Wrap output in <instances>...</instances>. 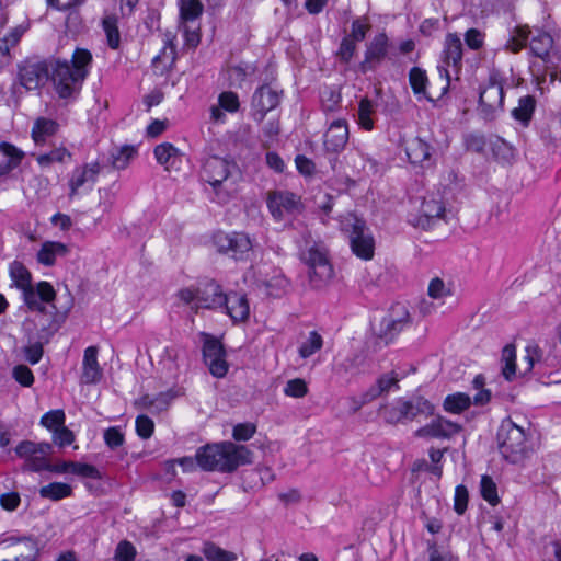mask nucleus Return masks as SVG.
I'll use <instances>...</instances> for the list:
<instances>
[{
  "mask_svg": "<svg viewBox=\"0 0 561 561\" xmlns=\"http://www.w3.org/2000/svg\"><path fill=\"white\" fill-rule=\"evenodd\" d=\"M445 214V206L442 201L434 197H425L421 204L420 217L415 226L426 228L434 219H439Z\"/></svg>",
  "mask_w": 561,
  "mask_h": 561,
  "instance_id": "29",
  "label": "nucleus"
},
{
  "mask_svg": "<svg viewBox=\"0 0 561 561\" xmlns=\"http://www.w3.org/2000/svg\"><path fill=\"white\" fill-rule=\"evenodd\" d=\"M504 103V80L499 72H492L488 82L481 88L479 104L482 112L489 116L502 110Z\"/></svg>",
  "mask_w": 561,
  "mask_h": 561,
  "instance_id": "11",
  "label": "nucleus"
},
{
  "mask_svg": "<svg viewBox=\"0 0 561 561\" xmlns=\"http://www.w3.org/2000/svg\"><path fill=\"white\" fill-rule=\"evenodd\" d=\"M10 275L15 286L22 290L23 299L28 309H39L41 299L47 304L55 300L56 291L48 282H39L36 287L32 285V275L30 271L18 261L10 265Z\"/></svg>",
  "mask_w": 561,
  "mask_h": 561,
  "instance_id": "4",
  "label": "nucleus"
},
{
  "mask_svg": "<svg viewBox=\"0 0 561 561\" xmlns=\"http://www.w3.org/2000/svg\"><path fill=\"white\" fill-rule=\"evenodd\" d=\"M38 300L41 301V308L31 309L32 311H37V314L26 324H32L34 327V332L31 329L28 330L35 337L42 340V342L48 343L54 334L58 331L59 325L56 321L55 312H47L46 306H44L46 302L42 301L41 299Z\"/></svg>",
  "mask_w": 561,
  "mask_h": 561,
  "instance_id": "18",
  "label": "nucleus"
},
{
  "mask_svg": "<svg viewBox=\"0 0 561 561\" xmlns=\"http://www.w3.org/2000/svg\"><path fill=\"white\" fill-rule=\"evenodd\" d=\"M471 405V398L462 392H456L448 394L444 400V409L446 412L453 414H460L461 412L469 409Z\"/></svg>",
  "mask_w": 561,
  "mask_h": 561,
  "instance_id": "44",
  "label": "nucleus"
},
{
  "mask_svg": "<svg viewBox=\"0 0 561 561\" xmlns=\"http://www.w3.org/2000/svg\"><path fill=\"white\" fill-rule=\"evenodd\" d=\"M553 45V39L550 34L547 32L537 30L536 33L531 36L529 41V49L530 51L546 60V58L549 56V51Z\"/></svg>",
  "mask_w": 561,
  "mask_h": 561,
  "instance_id": "37",
  "label": "nucleus"
},
{
  "mask_svg": "<svg viewBox=\"0 0 561 561\" xmlns=\"http://www.w3.org/2000/svg\"><path fill=\"white\" fill-rule=\"evenodd\" d=\"M185 46L196 48L201 42L199 23L182 24Z\"/></svg>",
  "mask_w": 561,
  "mask_h": 561,
  "instance_id": "63",
  "label": "nucleus"
},
{
  "mask_svg": "<svg viewBox=\"0 0 561 561\" xmlns=\"http://www.w3.org/2000/svg\"><path fill=\"white\" fill-rule=\"evenodd\" d=\"M463 47L460 37L456 33H448L445 37L444 48L440 56V65L447 70L451 67L456 73L462 68Z\"/></svg>",
  "mask_w": 561,
  "mask_h": 561,
  "instance_id": "20",
  "label": "nucleus"
},
{
  "mask_svg": "<svg viewBox=\"0 0 561 561\" xmlns=\"http://www.w3.org/2000/svg\"><path fill=\"white\" fill-rule=\"evenodd\" d=\"M48 454L36 453L25 461L24 469L33 472L47 471L50 462L47 459Z\"/></svg>",
  "mask_w": 561,
  "mask_h": 561,
  "instance_id": "58",
  "label": "nucleus"
},
{
  "mask_svg": "<svg viewBox=\"0 0 561 561\" xmlns=\"http://www.w3.org/2000/svg\"><path fill=\"white\" fill-rule=\"evenodd\" d=\"M204 5L201 0H180L181 24H196L202 16Z\"/></svg>",
  "mask_w": 561,
  "mask_h": 561,
  "instance_id": "39",
  "label": "nucleus"
},
{
  "mask_svg": "<svg viewBox=\"0 0 561 561\" xmlns=\"http://www.w3.org/2000/svg\"><path fill=\"white\" fill-rule=\"evenodd\" d=\"M0 152L8 158V160L0 162V178L16 169L25 156L21 149L7 141L0 142Z\"/></svg>",
  "mask_w": 561,
  "mask_h": 561,
  "instance_id": "32",
  "label": "nucleus"
},
{
  "mask_svg": "<svg viewBox=\"0 0 561 561\" xmlns=\"http://www.w3.org/2000/svg\"><path fill=\"white\" fill-rule=\"evenodd\" d=\"M70 468V473L72 474L90 479H101L100 471L92 465L71 461Z\"/></svg>",
  "mask_w": 561,
  "mask_h": 561,
  "instance_id": "59",
  "label": "nucleus"
},
{
  "mask_svg": "<svg viewBox=\"0 0 561 561\" xmlns=\"http://www.w3.org/2000/svg\"><path fill=\"white\" fill-rule=\"evenodd\" d=\"M203 358L214 377L224 378L227 375L229 365L226 360V351L219 340L207 336L203 344Z\"/></svg>",
  "mask_w": 561,
  "mask_h": 561,
  "instance_id": "14",
  "label": "nucleus"
},
{
  "mask_svg": "<svg viewBox=\"0 0 561 561\" xmlns=\"http://www.w3.org/2000/svg\"><path fill=\"white\" fill-rule=\"evenodd\" d=\"M136 548L127 540L121 541L115 549V561H135Z\"/></svg>",
  "mask_w": 561,
  "mask_h": 561,
  "instance_id": "62",
  "label": "nucleus"
},
{
  "mask_svg": "<svg viewBox=\"0 0 561 561\" xmlns=\"http://www.w3.org/2000/svg\"><path fill=\"white\" fill-rule=\"evenodd\" d=\"M267 208L277 221L286 217L297 216L302 213L304 204L301 197L289 191L275 190L267 194Z\"/></svg>",
  "mask_w": 561,
  "mask_h": 561,
  "instance_id": "9",
  "label": "nucleus"
},
{
  "mask_svg": "<svg viewBox=\"0 0 561 561\" xmlns=\"http://www.w3.org/2000/svg\"><path fill=\"white\" fill-rule=\"evenodd\" d=\"M234 169L237 164L233 161L217 156L209 157L203 162L199 178L208 184L205 192L213 203L226 205L231 201L236 188L229 179Z\"/></svg>",
  "mask_w": 561,
  "mask_h": 561,
  "instance_id": "3",
  "label": "nucleus"
},
{
  "mask_svg": "<svg viewBox=\"0 0 561 561\" xmlns=\"http://www.w3.org/2000/svg\"><path fill=\"white\" fill-rule=\"evenodd\" d=\"M100 172L101 165L99 162L85 163L83 165L76 167L72 170L68 182L69 197H75L79 194L80 188L85 186L88 190H92Z\"/></svg>",
  "mask_w": 561,
  "mask_h": 561,
  "instance_id": "16",
  "label": "nucleus"
},
{
  "mask_svg": "<svg viewBox=\"0 0 561 561\" xmlns=\"http://www.w3.org/2000/svg\"><path fill=\"white\" fill-rule=\"evenodd\" d=\"M59 130V124L51 118L38 117L35 119L31 136L35 145L42 146L49 137L55 136Z\"/></svg>",
  "mask_w": 561,
  "mask_h": 561,
  "instance_id": "31",
  "label": "nucleus"
},
{
  "mask_svg": "<svg viewBox=\"0 0 561 561\" xmlns=\"http://www.w3.org/2000/svg\"><path fill=\"white\" fill-rule=\"evenodd\" d=\"M202 553L208 561H237L238 554L233 551L225 550L213 541H205L202 547Z\"/></svg>",
  "mask_w": 561,
  "mask_h": 561,
  "instance_id": "42",
  "label": "nucleus"
},
{
  "mask_svg": "<svg viewBox=\"0 0 561 561\" xmlns=\"http://www.w3.org/2000/svg\"><path fill=\"white\" fill-rule=\"evenodd\" d=\"M525 359L528 363V369L537 368L540 374H546L547 368L557 366L554 356H543L542 350L537 344H528L526 346Z\"/></svg>",
  "mask_w": 561,
  "mask_h": 561,
  "instance_id": "30",
  "label": "nucleus"
},
{
  "mask_svg": "<svg viewBox=\"0 0 561 561\" xmlns=\"http://www.w3.org/2000/svg\"><path fill=\"white\" fill-rule=\"evenodd\" d=\"M496 438L500 453L507 461L517 463L525 458L528 451L525 430L511 419L502 421Z\"/></svg>",
  "mask_w": 561,
  "mask_h": 561,
  "instance_id": "7",
  "label": "nucleus"
},
{
  "mask_svg": "<svg viewBox=\"0 0 561 561\" xmlns=\"http://www.w3.org/2000/svg\"><path fill=\"white\" fill-rule=\"evenodd\" d=\"M226 299L227 302H225L222 308L219 309L225 310V313L231 318L233 323L248 320L250 316V306L245 294L230 291L227 293Z\"/></svg>",
  "mask_w": 561,
  "mask_h": 561,
  "instance_id": "24",
  "label": "nucleus"
},
{
  "mask_svg": "<svg viewBox=\"0 0 561 561\" xmlns=\"http://www.w3.org/2000/svg\"><path fill=\"white\" fill-rule=\"evenodd\" d=\"M439 72V89L434 90L433 85L427 89L430 83L426 71L420 67H413L409 71V82L413 93L420 99L421 96L426 99L428 102L435 104L442 100L447 93L450 85V73L445 67H437Z\"/></svg>",
  "mask_w": 561,
  "mask_h": 561,
  "instance_id": "8",
  "label": "nucleus"
},
{
  "mask_svg": "<svg viewBox=\"0 0 561 561\" xmlns=\"http://www.w3.org/2000/svg\"><path fill=\"white\" fill-rule=\"evenodd\" d=\"M284 393L291 398H302L308 393V386L304 379L295 378L287 381Z\"/></svg>",
  "mask_w": 561,
  "mask_h": 561,
  "instance_id": "60",
  "label": "nucleus"
},
{
  "mask_svg": "<svg viewBox=\"0 0 561 561\" xmlns=\"http://www.w3.org/2000/svg\"><path fill=\"white\" fill-rule=\"evenodd\" d=\"M561 123L554 117H550L538 125V133L540 138L546 144H553L557 141L560 134Z\"/></svg>",
  "mask_w": 561,
  "mask_h": 561,
  "instance_id": "50",
  "label": "nucleus"
},
{
  "mask_svg": "<svg viewBox=\"0 0 561 561\" xmlns=\"http://www.w3.org/2000/svg\"><path fill=\"white\" fill-rule=\"evenodd\" d=\"M72 494V488L62 482H51L39 489V495L43 499L59 501Z\"/></svg>",
  "mask_w": 561,
  "mask_h": 561,
  "instance_id": "45",
  "label": "nucleus"
},
{
  "mask_svg": "<svg viewBox=\"0 0 561 561\" xmlns=\"http://www.w3.org/2000/svg\"><path fill=\"white\" fill-rule=\"evenodd\" d=\"M103 438L106 446L112 450L123 446L125 443V435L118 426H112L105 430Z\"/></svg>",
  "mask_w": 561,
  "mask_h": 561,
  "instance_id": "56",
  "label": "nucleus"
},
{
  "mask_svg": "<svg viewBox=\"0 0 561 561\" xmlns=\"http://www.w3.org/2000/svg\"><path fill=\"white\" fill-rule=\"evenodd\" d=\"M24 545L27 547V553H20L13 560H2V561H34L38 557V545L37 541L33 538H25Z\"/></svg>",
  "mask_w": 561,
  "mask_h": 561,
  "instance_id": "64",
  "label": "nucleus"
},
{
  "mask_svg": "<svg viewBox=\"0 0 561 561\" xmlns=\"http://www.w3.org/2000/svg\"><path fill=\"white\" fill-rule=\"evenodd\" d=\"M66 421V414L64 410L57 409V410H50L47 413H45L41 419V424L46 427L48 431L54 433L59 427H61L65 424Z\"/></svg>",
  "mask_w": 561,
  "mask_h": 561,
  "instance_id": "54",
  "label": "nucleus"
},
{
  "mask_svg": "<svg viewBox=\"0 0 561 561\" xmlns=\"http://www.w3.org/2000/svg\"><path fill=\"white\" fill-rule=\"evenodd\" d=\"M462 430L461 425L451 422L444 416L434 417L428 424L415 431V436L421 438L448 439Z\"/></svg>",
  "mask_w": 561,
  "mask_h": 561,
  "instance_id": "19",
  "label": "nucleus"
},
{
  "mask_svg": "<svg viewBox=\"0 0 561 561\" xmlns=\"http://www.w3.org/2000/svg\"><path fill=\"white\" fill-rule=\"evenodd\" d=\"M283 98V90L276 89L271 84H263L253 92L251 107L253 118L261 123L266 114L276 108Z\"/></svg>",
  "mask_w": 561,
  "mask_h": 561,
  "instance_id": "13",
  "label": "nucleus"
},
{
  "mask_svg": "<svg viewBox=\"0 0 561 561\" xmlns=\"http://www.w3.org/2000/svg\"><path fill=\"white\" fill-rule=\"evenodd\" d=\"M321 108L324 113H333L341 107L342 96L337 89L324 87L320 91Z\"/></svg>",
  "mask_w": 561,
  "mask_h": 561,
  "instance_id": "43",
  "label": "nucleus"
},
{
  "mask_svg": "<svg viewBox=\"0 0 561 561\" xmlns=\"http://www.w3.org/2000/svg\"><path fill=\"white\" fill-rule=\"evenodd\" d=\"M27 28L28 25L21 24L11 28L3 36L0 35V68L11 61L12 57L10 51L20 43Z\"/></svg>",
  "mask_w": 561,
  "mask_h": 561,
  "instance_id": "27",
  "label": "nucleus"
},
{
  "mask_svg": "<svg viewBox=\"0 0 561 561\" xmlns=\"http://www.w3.org/2000/svg\"><path fill=\"white\" fill-rule=\"evenodd\" d=\"M301 261L308 266V277L311 287L322 288L333 277L334 270L329 260L328 249L323 243L313 242L300 252Z\"/></svg>",
  "mask_w": 561,
  "mask_h": 561,
  "instance_id": "6",
  "label": "nucleus"
},
{
  "mask_svg": "<svg viewBox=\"0 0 561 561\" xmlns=\"http://www.w3.org/2000/svg\"><path fill=\"white\" fill-rule=\"evenodd\" d=\"M137 153L135 146L125 145L112 153V164L117 170H124L137 157Z\"/></svg>",
  "mask_w": 561,
  "mask_h": 561,
  "instance_id": "48",
  "label": "nucleus"
},
{
  "mask_svg": "<svg viewBox=\"0 0 561 561\" xmlns=\"http://www.w3.org/2000/svg\"><path fill=\"white\" fill-rule=\"evenodd\" d=\"M153 153L157 162L163 165L165 170L179 168L181 153L172 144L163 142L156 146Z\"/></svg>",
  "mask_w": 561,
  "mask_h": 561,
  "instance_id": "33",
  "label": "nucleus"
},
{
  "mask_svg": "<svg viewBox=\"0 0 561 561\" xmlns=\"http://www.w3.org/2000/svg\"><path fill=\"white\" fill-rule=\"evenodd\" d=\"M375 113V104L368 98L360 99L358 103V125L365 130L374 128L373 115Z\"/></svg>",
  "mask_w": 561,
  "mask_h": 561,
  "instance_id": "47",
  "label": "nucleus"
},
{
  "mask_svg": "<svg viewBox=\"0 0 561 561\" xmlns=\"http://www.w3.org/2000/svg\"><path fill=\"white\" fill-rule=\"evenodd\" d=\"M388 53V37L385 33L377 34L367 47L365 53V60L363 62V70H366V65L374 68L375 65L380 64Z\"/></svg>",
  "mask_w": 561,
  "mask_h": 561,
  "instance_id": "28",
  "label": "nucleus"
},
{
  "mask_svg": "<svg viewBox=\"0 0 561 561\" xmlns=\"http://www.w3.org/2000/svg\"><path fill=\"white\" fill-rule=\"evenodd\" d=\"M227 294L224 293L222 287L215 280H209L198 287V301L196 302V311L199 308L218 310L227 302Z\"/></svg>",
  "mask_w": 561,
  "mask_h": 561,
  "instance_id": "22",
  "label": "nucleus"
},
{
  "mask_svg": "<svg viewBox=\"0 0 561 561\" xmlns=\"http://www.w3.org/2000/svg\"><path fill=\"white\" fill-rule=\"evenodd\" d=\"M409 312L404 306L396 305L380 322L379 337L386 343L391 342L409 323Z\"/></svg>",
  "mask_w": 561,
  "mask_h": 561,
  "instance_id": "17",
  "label": "nucleus"
},
{
  "mask_svg": "<svg viewBox=\"0 0 561 561\" xmlns=\"http://www.w3.org/2000/svg\"><path fill=\"white\" fill-rule=\"evenodd\" d=\"M19 81L27 91L38 90L50 77V59L24 61L19 67Z\"/></svg>",
  "mask_w": 561,
  "mask_h": 561,
  "instance_id": "12",
  "label": "nucleus"
},
{
  "mask_svg": "<svg viewBox=\"0 0 561 561\" xmlns=\"http://www.w3.org/2000/svg\"><path fill=\"white\" fill-rule=\"evenodd\" d=\"M174 41V35L171 33L165 34L164 46L151 62L156 75L163 76L173 67L176 59V46Z\"/></svg>",
  "mask_w": 561,
  "mask_h": 561,
  "instance_id": "25",
  "label": "nucleus"
},
{
  "mask_svg": "<svg viewBox=\"0 0 561 561\" xmlns=\"http://www.w3.org/2000/svg\"><path fill=\"white\" fill-rule=\"evenodd\" d=\"M241 106L240 99L237 92L224 91L218 95L217 105H211L209 108L210 122L214 124H225L227 116L225 112L234 114L239 112Z\"/></svg>",
  "mask_w": 561,
  "mask_h": 561,
  "instance_id": "23",
  "label": "nucleus"
},
{
  "mask_svg": "<svg viewBox=\"0 0 561 561\" xmlns=\"http://www.w3.org/2000/svg\"><path fill=\"white\" fill-rule=\"evenodd\" d=\"M136 433L137 435L142 439H148L152 436L154 431V423L153 421L145 415H138L136 417Z\"/></svg>",
  "mask_w": 561,
  "mask_h": 561,
  "instance_id": "61",
  "label": "nucleus"
},
{
  "mask_svg": "<svg viewBox=\"0 0 561 561\" xmlns=\"http://www.w3.org/2000/svg\"><path fill=\"white\" fill-rule=\"evenodd\" d=\"M174 399V394L171 391L161 392L153 399H149V397H145L144 401L145 404L152 411V412H162L168 410L169 405L171 404L172 400Z\"/></svg>",
  "mask_w": 561,
  "mask_h": 561,
  "instance_id": "55",
  "label": "nucleus"
},
{
  "mask_svg": "<svg viewBox=\"0 0 561 561\" xmlns=\"http://www.w3.org/2000/svg\"><path fill=\"white\" fill-rule=\"evenodd\" d=\"M255 432L256 425L254 423H238L232 428V438L236 442H247L254 436Z\"/></svg>",
  "mask_w": 561,
  "mask_h": 561,
  "instance_id": "57",
  "label": "nucleus"
},
{
  "mask_svg": "<svg viewBox=\"0 0 561 561\" xmlns=\"http://www.w3.org/2000/svg\"><path fill=\"white\" fill-rule=\"evenodd\" d=\"M71 159L72 153L64 146L56 147L49 152L36 157V161L42 168H48L54 163H65Z\"/></svg>",
  "mask_w": 561,
  "mask_h": 561,
  "instance_id": "40",
  "label": "nucleus"
},
{
  "mask_svg": "<svg viewBox=\"0 0 561 561\" xmlns=\"http://www.w3.org/2000/svg\"><path fill=\"white\" fill-rule=\"evenodd\" d=\"M102 27L106 35V43L111 49H118L121 45V33L118 30V18L114 14L102 19Z\"/></svg>",
  "mask_w": 561,
  "mask_h": 561,
  "instance_id": "41",
  "label": "nucleus"
},
{
  "mask_svg": "<svg viewBox=\"0 0 561 561\" xmlns=\"http://www.w3.org/2000/svg\"><path fill=\"white\" fill-rule=\"evenodd\" d=\"M405 153L411 164L422 169H430L436 164L435 148L420 137L407 141Z\"/></svg>",
  "mask_w": 561,
  "mask_h": 561,
  "instance_id": "15",
  "label": "nucleus"
},
{
  "mask_svg": "<svg viewBox=\"0 0 561 561\" xmlns=\"http://www.w3.org/2000/svg\"><path fill=\"white\" fill-rule=\"evenodd\" d=\"M99 347L89 346L84 350L82 360L81 382L85 385L98 383L102 378V368L98 362Z\"/></svg>",
  "mask_w": 561,
  "mask_h": 561,
  "instance_id": "26",
  "label": "nucleus"
},
{
  "mask_svg": "<svg viewBox=\"0 0 561 561\" xmlns=\"http://www.w3.org/2000/svg\"><path fill=\"white\" fill-rule=\"evenodd\" d=\"M214 244L218 252L237 261L248 260L252 250L251 239L243 232H218L214 236Z\"/></svg>",
  "mask_w": 561,
  "mask_h": 561,
  "instance_id": "10",
  "label": "nucleus"
},
{
  "mask_svg": "<svg viewBox=\"0 0 561 561\" xmlns=\"http://www.w3.org/2000/svg\"><path fill=\"white\" fill-rule=\"evenodd\" d=\"M92 61V54L84 48H76L70 61L59 58L50 59L49 79L59 99L72 102L79 98L90 73Z\"/></svg>",
  "mask_w": 561,
  "mask_h": 561,
  "instance_id": "1",
  "label": "nucleus"
},
{
  "mask_svg": "<svg viewBox=\"0 0 561 561\" xmlns=\"http://www.w3.org/2000/svg\"><path fill=\"white\" fill-rule=\"evenodd\" d=\"M339 224L341 231L348 237L352 252L362 260H371L375 253V238L366 221L348 213L339 217Z\"/></svg>",
  "mask_w": 561,
  "mask_h": 561,
  "instance_id": "5",
  "label": "nucleus"
},
{
  "mask_svg": "<svg viewBox=\"0 0 561 561\" xmlns=\"http://www.w3.org/2000/svg\"><path fill=\"white\" fill-rule=\"evenodd\" d=\"M27 342L28 344L24 347V356L30 364L35 365L42 359L44 353L43 347L47 343L35 337L32 332L27 334Z\"/></svg>",
  "mask_w": 561,
  "mask_h": 561,
  "instance_id": "49",
  "label": "nucleus"
},
{
  "mask_svg": "<svg viewBox=\"0 0 561 561\" xmlns=\"http://www.w3.org/2000/svg\"><path fill=\"white\" fill-rule=\"evenodd\" d=\"M348 125L345 119L333 121L323 136L324 149L328 152H341L348 141Z\"/></svg>",
  "mask_w": 561,
  "mask_h": 561,
  "instance_id": "21",
  "label": "nucleus"
},
{
  "mask_svg": "<svg viewBox=\"0 0 561 561\" xmlns=\"http://www.w3.org/2000/svg\"><path fill=\"white\" fill-rule=\"evenodd\" d=\"M502 362L504 366L502 374L506 380H512L516 376V348L513 344H507L502 350Z\"/></svg>",
  "mask_w": 561,
  "mask_h": 561,
  "instance_id": "51",
  "label": "nucleus"
},
{
  "mask_svg": "<svg viewBox=\"0 0 561 561\" xmlns=\"http://www.w3.org/2000/svg\"><path fill=\"white\" fill-rule=\"evenodd\" d=\"M323 346V339L317 331H311L308 337L299 346L298 353L301 358H309Z\"/></svg>",
  "mask_w": 561,
  "mask_h": 561,
  "instance_id": "52",
  "label": "nucleus"
},
{
  "mask_svg": "<svg viewBox=\"0 0 561 561\" xmlns=\"http://www.w3.org/2000/svg\"><path fill=\"white\" fill-rule=\"evenodd\" d=\"M536 99L533 95L519 98L517 106L512 111L513 118L523 127H528L536 110Z\"/></svg>",
  "mask_w": 561,
  "mask_h": 561,
  "instance_id": "35",
  "label": "nucleus"
},
{
  "mask_svg": "<svg viewBox=\"0 0 561 561\" xmlns=\"http://www.w3.org/2000/svg\"><path fill=\"white\" fill-rule=\"evenodd\" d=\"M50 451L51 445L49 443L23 440L15 447L16 456L23 458L25 461L36 453L49 454Z\"/></svg>",
  "mask_w": 561,
  "mask_h": 561,
  "instance_id": "46",
  "label": "nucleus"
},
{
  "mask_svg": "<svg viewBox=\"0 0 561 561\" xmlns=\"http://www.w3.org/2000/svg\"><path fill=\"white\" fill-rule=\"evenodd\" d=\"M404 407L407 408L408 421H413L419 415L431 416L434 414L433 404L425 398L419 396L410 400L404 399Z\"/></svg>",
  "mask_w": 561,
  "mask_h": 561,
  "instance_id": "38",
  "label": "nucleus"
},
{
  "mask_svg": "<svg viewBox=\"0 0 561 561\" xmlns=\"http://www.w3.org/2000/svg\"><path fill=\"white\" fill-rule=\"evenodd\" d=\"M480 493L483 500H485L490 505L495 506L500 503L497 486L490 476H482L480 482Z\"/></svg>",
  "mask_w": 561,
  "mask_h": 561,
  "instance_id": "53",
  "label": "nucleus"
},
{
  "mask_svg": "<svg viewBox=\"0 0 561 561\" xmlns=\"http://www.w3.org/2000/svg\"><path fill=\"white\" fill-rule=\"evenodd\" d=\"M195 459L204 471L231 473L241 466L252 463L253 453L244 445L225 440L199 447Z\"/></svg>",
  "mask_w": 561,
  "mask_h": 561,
  "instance_id": "2",
  "label": "nucleus"
},
{
  "mask_svg": "<svg viewBox=\"0 0 561 561\" xmlns=\"http://www.w3.org/2000/svg\"><path fill=\"white\" fill-rule=\"evenodd\" d=\"M380 415L389 424L407 423V408L404 399L400 398L380 409Z\"/></svg>",
  "mask_w": 561,
  "mask_h": 561,
  "instance_id": "36",
  "label": "nucleus"
},
{
  "mask_svg": "<svg viewBox=\"0 0 561 561\" xmlns=\"http://www.w3.org/2000/svg\"><path fill=\"white\" fill-rule=\"evenodd\" d=\"M68 253L66 244L56 241H46L37 252V261L46 266H51L57 256H65Z\"/></svg>",
  "mask_w": 561,
  "mask_h": 561,
  "instance_id": "34",
  "label": "nucleus"
}]
</instances>
